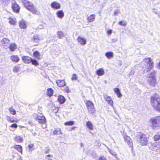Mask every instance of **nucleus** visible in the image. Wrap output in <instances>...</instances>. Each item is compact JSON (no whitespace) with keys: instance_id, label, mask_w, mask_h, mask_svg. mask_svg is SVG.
I'll use <instances>...</instances> for the list:
<instances>
[{"instance_id":"obj_1","label":"nucleus","mask_w":160,"mask_h":160,"mask_svg":"<svg viewBox=\"0 0 160 160\" xmlns=\"http://www.w3.org/2000/svg\"><path fill=\"white\" fill-rule=\"evenodd\" d=\"M151 103L154 109L160 112V98L158 94H155L151 97Z\"/></svg>"},{"instance_id":"obj_2","label":"nucleus","mask_w":160,"mask_h":160,"mask_svg":"<svg viewBox=\"0 0 160 160\" xmlns=\"http://www.w3.org/2000/svg\"><path fill=\"white\" fill-rule=\"evenodd\" d=\"M23 3L24 7L33 14L38 15L40 13L33 4L31 2L27 0H24L23 1Z\"/></svg>"},{"instance_id":"obj_3","label":"nucleus","mask_w":160,"mask_h":160,"mask_svg":"<svg viewBox=\"0 0 160 160\" xmlns=\"http://www.w3.org/2000/svg\"><path fill=\"white\" fill-rule=\"evenodd\" d=\"M142 63L144 64L142 67L144 70L147 72L152 69L153 66V62L150 58L144 59L142 62Z\"/></svg>"},{"instance_id":"obj_4","label":"nucleus","mask_w":160,"mask_h":160,"mask_svg":"<svg viewBox=\"0 0 160 160\" xmlns=\"http://www.w3.org/2000/svg\"><path fill=\"white\" fill-rule=\"evenodd\" d=\"M148 138L146 135L141 132L139 133L137 136V140L142 146L146 145L148 143Z\"/></svg>"},{"instance_id":"obj_5","label":"nucleus","mask_w":160,"mask_h":160,"mask_svg":"<svg viewBox=\"0 0 160 160\" xmlns=\"http://www.w3.org/2000/svg\"><path fill=\"white\" fill-rule=\"evenodd\" d=\"M85 103L88 113L90 114H94L96 110L93 103L89 100H86L85 101Z\"/></svg>"},{"instance_id":"obj_6","label":"nucleus","mask_w":160,"mask_h":160,"mask_svg":"<svg viewBox=\"0 0 160 160\" xmlns=\"http://www.w3.org/2000/svg\"><path fill=\"white\" fill-rule=\"evenodd\" d=\"M149 122L152 124V127L153 129L157 130L160 127V116L152 118L150 119Z\"/></svg>"},{"instance_id":"obj_7","label":"nucleus","mask_w":160,"mask_h":160,"mask_svg":"<svg viewBox=\"0 0 160 160\" xmlns=\"http://www.w3.org/2000/svg\"><path fill=\"white\" fill-rule=\"evenodd\" d=\"M148 75V77L149 78L148 81L149 85L152 86H154L156 83L155 71H152L150 74H149Z\"/></svg>"},{"instance_id":"obj_8","label":"nucleus","mask_w":160,"mask_h":160,"mask_svg":"<svg viewBox=\"0 0 160 160\" xmlns=\"http://www.w3.org/2000/svg\"><path fill=\"white\" fill-rule=\"evenodd\" d=\"M40 36L39 35L35 34L31 39V42L33 44V46H36L39 44V42L40 41Z\"/></svg>"},{"instance_id":"obj_9","label":"nucleus","mask_w":160,"mask_h":160,"mask_svg":"<svg viewBox=\"0 0 160 160\" xmlns=\"http://www.w3.org/2000/svg\"><path fill=\"white\" fill-rule=\"evenodd\" d=\"M121 132L125 141L128 144L130 147H132L133 144L132 143V141L130 138L126 135L127 133L125 132L124 131Z\"/></svg>"},{"instance_id":"obj_10","label":"nucleus","mask_w":160,"mask_h":160,"mask_svg":"<svg viewBox=\"0 0 160 160\" xmlns=\"http://www.w3.org/2000/svg\"><path fill=\"white\" fill-rule=\"evenodd\" d=\"M35 120L41 124L45 123L46 122L45 117L41 113L37 115Z\"/></svg>"},{"instance_id":"obj_11","label":"nucleus","mask_w":160,"mask_h":160,"mask_svg":"<svg viewBox=\"0 0 160 160\" xmlns=\"http://www.w3.org/2000/svg\"><path fill=\"white\" fill-rule=\"evenodd\" d=\"M150 148L153 151H156L158 152L160 149V142H157L153 143L150 147Z\"/></svg>"},{"instance_id":"obj_12","label":"nucleus","mask_w":160,"mask_h":160,"mask_svg":"<svg viewBox=\"0 0 160 160\" xmlns=\"http://www.w3.org/2000/svg\"><path fill=\"white\" fill-rule=\"evenodd\" d=\"M57 85L59 87H64L66 86V82L64 79H58L56 81Z\"/></svg>"},{"instance_id":"obj_13","label":"nucleus","mask_w":160,"mask_h":160,"mask_svg":"<svg viewBox=\"0 0 160 160\" xmlns=\"http://www.w3.org/2000/svg\"><path fill=\"white\" fill-rule=\"evenodd\" d=\"M12 8L13 11L15 13L19 12L20 8L18 4L16 2L12 3Z\"/></svg>"},{"instance_id":"obj_14","label":"nucleus","mask_w":160,"mask_h":160,"mask_svg":"<svg viewBox=\"0 0 160 160\" xmlns=\"http://www.w3.org/2000/svg\"><path fill=\"white\" fill-rule=\"evenodd\" d=\"M19 26L21 29H25L27 28V22L24 19H22L18 22Z\"/></svg>"},{"instance_id":"obj_15","label":"nucleus","mask_w":160,"mask_h":160,"mask_svg":"<svg viewBox=\"0 0 160 160\" xmlns=\"http://www.w3.org/2000/svg\"><path fill=\"white\" fill-rule=\"evenodd\" d=\"M10 41L7 38H3L1 41L2 45L4 47H6L8 46Z\"/></svg>"},{"instance_id":"obj_16","label":"nucleus","mask_w":160,"mask_h":160,"mask_svg":"<svg viewBox=\"0 0 160 160\" xmlns=\"http://www.w3.org/2000/svg\"><path fill=\"white\" fill-rule=\"evenodd\" d=\"M51 6L54 9H59L61 7L60 4L55 1L52 2L51 4Z\"/></svg>"},{"instance_id":"obj_17","label":"nucleus","mask_w":160,"mask_h":160,"mask_svg":"<svg viewBox=\"0 0 160 160\" xmlns=\"http://www.w3.org/2000/svg\"><path fill=\"white\" fill-rule=\"evenodd\" d=\"M17 48V45L15 42L11 43L8 46V48L11 52L15 51Z\"/></svg>"},{"instance_id":"obj_18","label":"nucleus","mask_w":160,"mask_h":160,"mask_svg":"<svg viewBox=\"0 0 160 160\" xmlns=\"http://www.w3.org/2000/svg\"><path fill=\"white\" fill-rule=\"evenodd\" d=\"M22 59L24 63L27 64H29L32 61L31 58L28 56H23L22 57Z\"/></svg>"},{"instance_id":"obj_19","label":"nucleus","mask_w":160,"mask_h":160,"mask_svg":"<svg viewBox=\"0 0 160 160\" xmlns=\"http://www.w3.org/2000/svg\"><path fill=\"white\" fill-rule=\"evenodd\" d=\"M11 60L14 62H18L20 61V58L17 55H12L10 57Z\"/></svg>"},{"instance_id":"obj_20","label":"nucleus","mask_w":160,"mask_h":160,"mask_svg":"<svg viewBox=\"0 0 160 160\" xmlns=\"http://www.w3.org/2000/svg\"><path fill=\"white\" fill-rule=\"evenodd\" d=\"M78 42L81 45H84L86 44V40L85 38L80 36H78L77 38Z\"/></svg>"},{"instance_id":"obj_21","label":"nucleus","mask_w":160,"mask_h":160,"mask_svg":"<svg viewBox=\"0 0 160 160\" xmlns=\"http://www.w3.org/2000/svg\"><path fill=\"white\" fill-rule=\"evenodd\" d=\"M104 97L106 101L108 102V104L112 106L113 107V101L111 99V98L108 96L107 95H104Z\"/></svg>"},{"instance_id":"obj_22","label":"nucleus","mask_w":160,"mask_h":160,"mask_svg":"<svg viewBox=\"0 0 160 160\" xmlns=\"http://www.w3.org/2000/svg\"><path fill=\"white\" fill-rule=\"evenodd\" d=\"M13 147L21 154L22 153V148L21 145L16 144L14 145Z\"/></svg>"},{"instance_id":"obj_23","label":"nucleus","mask_w":160,"mask_h":160,"mask_svg":"<svg viewBox=\"0 0 160 160\" xmlns=\"http://www.w3.org/2000/svg\"><path fill=\"white\" fill-rule=\"evenodd\" d=\"M58 100L60 104H62L65 102V98L62 95H59L58 96Z\"/></svg>"},{"instance_id":"obj_24","label":"nucleus","mask_w":160,"mask_h":160,"mask_svg":"<svg viewBox=\"0 0 160 160\" xmlns=\"http://www.w3.org/2000/svg\"><path fill=\"white\" fill-rule=\"evenodd\" d=\"M62 133L61 129L60 128H58L55 129L53 132V134L55 135L61 134Z\"/></svg>"},{"instance_id":"obj_25","label":"nucleus","mask_w":160,"mask_h":160,"mask_svg":"<svg viewBox=\"0 0 160 160\" xmlns=\"http://www.w3.org/2000/svg\"><path fill=\"white\" fill-rule=\"evenodd\" d=\"M33 55L34 57L38 60L41 59L40 55L39 52L38 51H35L33 52Z\"/></svg>"},{"instance_id":"obj_26","label":"nucleus","mask_w":160,"mask_h":160,"mask_svg":"<svg viewBox=\"0 0 160 160\" xmlns=\"http://www.w3.org/2000/svg\"><path fill=\"white\" fill-rule=\"evenodd\" d=\"M57 16L60 18H62L64 16V13L62 10H59L56 13Z\"/></svg>"},{"instance_id":"obj_27","label":"nucleus","mask_w":160,"mask_h":160,"mask_svg":"<svg viewBox=\"0 0 160 160\" xmlns=\"http://www.w3.org/2000/svg\"><path fill=\"white\" fill-rule=\"evenodd\" d=\"M53 91L51 88H48L47 91V94L49 97H51L53 94Z\"/></svg>"},{"instance_id":"obj_28","label":"nucleus","mask_w":160,"mask_h":160,"mask_svg":"<svg viewBox=\"0 0 160 160\" xmlns=\"http://www.w3.org/2000/svg\"><path fill=\"white\" fill-rule=\"evenodd\" d=\"M86 125L87 128L90 130H92L93 129V125L90 121L87 122L86 123Z\"/></svg>"},{"instance_id":"obj_29","label":"nucleus","mask_w":160,"mask_h":160,"mask_svg":"<svg viewBox=\"0 0 160 160\" xmlns=\"http://www.w3.org/2000/svg\"><path fill=\"white\" fill-rule=\"evenodd\" d=\"M8 19L9 20V23L11 25H14L16 24L17 21L15 18H9Z\"/></svg>"},{"instance_id":"obj_30","label":"nucleus","mask_w":160,"mask_h":160,"mask_svg":"<svg viewBox=\"0 0 160 160\" xmlns=\"http://www.w3.org/2000/svg\"><path fill=\"white\" fill-rule=\"evenodd\" d=\"M87 19L88 22H93L95 20V15L93 14L90 15L87 18Z\"/></svg>"},{"instance_id":"obj_31","label":"nucleus","mask_w":160,"mask_h":160,"mask_svg":"<svg viewBox=\"0 0 160 160\" xmlns=\"http://www.w3.org/2000/svg\"><path fill=\"white\" fill-rule=\"evenodd\" d=\"M114 91L118 98H120L122 96V94L120 92V90L118 88H115Z\"/></svg>"},{"instance_id":"obj_32","label":"nucleus","mask_w":160,"mask_h":160,"mask_svg":"<svg viewBox=\"0 0 160 160\" xmlns=\"http://www.w3.org/2000/svg\"><path fill=\"white\" fill-rule=\"evenodd\" d=\"M14 139L18 142H21L23 141L22 138L19 136H16Z\"/></svg>"},{"instance_id":"obj_33","label":"nucleus","mask_w":160,"mask_h":160,"mask_svg":"<svg viewBox=\"0 0 160 160\" xmlns=\"http://www.w3.org/2000/svg\"><path fill=\"white\" fill-rule=\"evenodd\" d=\"M10 113L12 115H15L16 114V111L12 106H11L8 108Z\"/></svg>"},{"instance_id":"obj_34","label":"nucleus","mask_w":160,"mask_h":160,"mask_svg":"<svg viewBox=\"0 0 160 160\" xmlns=\"http://www.w3.org/2000/svg\"><path fill=\"white\" fill-rule=\"evenodd\" d=\"M113 54L112 52H108L105 53V55L108 58H112L113 57Z\"/></svg>"},{"instance_id":"obj_35","label":"nucleus","mask_w":160,"mask_h":160,"mask_svg":"<svg viewBox=\"0 0 160 160\" xmlns=\"http://www.w3.org/2000/svg\"><path fill=\"white\" fill-rule=\"evenodd\" d=\"M74 123V122L73 121H69L64 123V125L66 126H72Z\"/></svg>"},{"instance_id":"obj_36","label":"nucleus","mask_w":160,"mask_h":160,"mask_svg":"<svg viewBox=\"0 0 160 160\" xmlns=\"http://www.w3.org/2000/svg\"><path fill=\"white\" fill-rule=\"evenodd\" d=\"M109 152L114 157H115L117 159H118V158L117 157V154L115 152L112 150H109Z\"/></svg>"},{"instance_id":"obj_37","label":"nucleus","mask_w":160,"mask_h":160,"mask_svg":"<svg viewBox=\"0 0 160 160\" xmlns=\"http://www.w3.org/2000/svg\"><path fill=\"white\" fill-rule=\"evenodd\" d=\"M57 35L58 38H61L64 36V34L63 33L62 31H58L57 32Z\"/></svg>"},{"instance_id":"obj_38","label":"nucleus","mask_w":160,"mask_h":160,"mask_svg":"<svg viewBox=\"0 0 160 160\" xmlns=\"http://www.w3.org/2000/svg\"><path fill=\"white\" fill-rule=\"evenodd\" d=\"M8 121L10 122H17V121L14 120L13 118H11L9 117H8L7 118Z\"/></svg>"},{"instance_id":"obj_39","label":"nucleus","mask_w":160,"mask_h":160,"mask_svg":"<svg viewBox=\"0 0 160 160\" xmlns=\"http://www.w3.org/2000/svg\"><path fill=\"white\" fill-rule=\"evenodd\" d=\"M31 61H31V62H32V65L35 66H37L39 65V63L36 60L32 59Z\"/></svg>"},{"instance_id":"obj_40","label":"nucleus","mask_w":160,"mask_h":160,"mask_svg":"<svg viewBox=\"0 0 160 160\" xmlns=\"http://www.w3.org/2000/svg\"><path fill=\"white\" fill-rule=\"evenodd\" d=\"M59 108L57 107H53L52 108V112L53 113H56L58 112Z\"/></svg>"},{"instance_id":"obj_41","label":"nucleus","mask_w":160,"mask_h":160,"mask_svg":"<svg viewBox=\"0 0 160 160\" xmlns=\"http://www.w3.org/2000/svg\"><path fill=\"white\" fill-rule=\"evenodd\" d=\"M28 148L29 151H32L34 149V145L33 144L31 143L28 145Z\"/></svg>"},{"instance_id":"obj_42","label":"nucleus","mask_w":160,"mask_h":160,"mask_svg":"<svg viewBox=\"0 0 160 160\" xmlns=\"http://www.w3.org/2000/svg\"><path fill=\"white\" fill-rule=\"evenodd\" d=\"M63 91L68 93H69L70 92V88L68 86L66 87L63 89Z\"/></svg>"},{"instance_id":"obj_43","label":"nucleus","mask_w":160,"mask_h":160,"mask_svg":"<svg viewBox=\"0 0 160 160\" xmlns=\"http://www.w3.org/2000/svg\"><path fill=\"white\" fill-rule=\"evenodd\" d=\"M118 24L120 25L125 27L127 23L125 21H121L118 22Z\"/></svg>"},{"instance_id":"obj_44","label":"nucleus","mask_w":160,"mask_h":160,"mask_svg":"<svg viewBox=\"0 0 160 160\" xmlns=\"http://www.w3.org/2000/svg\"><path fill=\"white\" fill-rule=\"evenodd\" d=\"M78 79L77 75L76 74H72L71 78V80H77Z\"/></svg>"},{"instance_id":"obj_45","label":"nucleus","mask_w":160,"mask_h":160,"mask_svg":"<svg viewBox=\"0 0 160 160\" xmlns=\"http://www.w3.org/2000/svg\"><path fill=\"white\" fill-rule=\"evenodd\" d=\"M9 127L12 128H14V130H15L18 127V125L16 123H13Z\"/></svg>"},{"instance_id":"obj_46","label":"nucleus","mask_w":160,"mask_h":160,"mask_svg":"<svg viewBox=\"0 0 160 160\" xmlns=\"http://www.w3.org/2000/svg\"><path fill=\"white\" fill-rule=\"evenodd\" d=\"M154 139L155 141L160 140V134L155 135L154 137Z\"/></svg>"},{"instance_id":"obj_47","label":"nucleus","mask_w":160,"mask_h":160,"mask_svg":"<svg viewBox=\"0 0 160 160\" xmlns=\"http://www.w3.org/2000/svg\"><path fill=\"white\" fill-rule=\"evenodd\" d=\"M19 70V68L17 66L14 67L13 69V71L14 72H17Z\"/></svg>"},{"instance_id":"obj_48","label":"nucleus","mask_w":160,"mask_h":160,"mask_svg":"<svg viewBox=\"0 0 160 160\" xmlns=\"http://www.w3.org/2000/svg\"><path fill=\"white\" fill-rule=\"evenodd\" d=\"M120 13V10L118 9H117L114 12L113 15L115 16L118 15V14Z\"/></svg>"},{"instance_id":"obj_49","label":"nucleus","mask_w":160,"mask_h":160,"mask_svg":"<svg viewBox=\"0 0 160 160\" xmlns=\"http://www.w3.org/2000/svg\"><path fill=\"white\" fill-rule=\"evenodd\" d=\"M53 157V155H49V154L48 155L46 156L45 158L47 159V160H52L51 159H49L47 158V157Z\"/></svg>"},{"instance_id":"obj_50","label":"nucleus","mask_w":160,"mask_h":160,"mask_svg":"<svg viewBox=\"0 0 160 160\" xmlns=\"http://www.w3.org/2000/svg\"><path fill=\"white\" fill-rule=\"evenodd\" d=\"M104 71L103 69L101 68V76L104 75Z\"/></svg>"},{"instance_id":"obj_51","label":"nucleus","mask_w":160,"mask_h":160,"mask_svg":"<svg viewBox=\"0 0 160 160\" xmlns=\"http://www.w3.org/2000/svg\"><path fill=\"white\" fill-rule=\"evenodd\" d=\"M112 30H109L107 31V33L108 34L110 35L112 33Z\"/></svg>"},{"instance_id":"obj_52","label":"nucleus","mask_w":160,"mask_h":160,"mask_svg":"<svg viewBox=\"0 0 160 160\" xmlns=\"http://www.w3.org/2000/svg\"><path fill=\"white\" fill-rule=\"evenodd\" d=\"M97 73L98 75H100V69L98 70L97 71Z\"/></svg>"},{"instance_id":"obj_53","label":"nucleus","mask_w":160,"mask_h":160,"mask_svg":"<svg viewBox=\"0 0 160 160\" xmlns=\"http://www.w3.org/2000/svg\"><path fill=\"white\" fill-rule=\"evenodd\" d=\"M101 160H107L106 158L104 157H101Z\"/></svg>"},{"instance_id":"obj_54","label":"nucleus","mask_w":160,"mask_h":160,"mask_svg":"<svg viewBox=\"0 0 160 160\" xmlns=\"http://www.w3.org/2000/svg\"><path fill=\"white\" fill-rule=\"evenodd\" d=\"M76 128V127H72L71 128V130L72 131V130H74Z\"/></svg>"},{"instance_id":"obj_55","label":"nucleus","mask_w":160,"mask_h":160,"mask_svg":"<svg viewBox=\"0 0 160 160\" xmlns=\"http://www.w3.org/2000/svg\"><path fill=\"white\" fill-rule=\"evenodd\" d=\"M9 0H0V1L3 2H7Z\"/></svg>"},{"instance_id":"obj_56","label":"nucleus","mask_w":160,"mask_h":160,"mask_svg":"<svg viewBox=\"0 0 160 160\" xmlns=\"http://www.w3.org/2000/svg\"><path fill=\"white\" fill-rule=\"evenodd\" d=\"M117 39H113L112 40V41L113 42H115L117 41Z\"/></svg>"},{"instance_id":"obj_57","label":"nucleus","mask_w":160,"mask_h":160,"mask_svg":"<svg viewBox=\"0 0 160 160\" xmlns=\"http://www.w3.org/2000/svg\"><path fill=\"white\" fill-rule=\"evenodd\" d=\"M49 151H50V150L49 149L47 150V151H45V153H48L49 152Z\"/></svg>"},{"instance_id":"obj_58","label":"nucleus","mask_w":160,"mask_h":160,"mask_svg":"<svg viewBox=\"0 0 160 160\" xmlns=\"http://www.w3.org/2000/svg\"><path fill=\"white\" fill-rule=\"evenodd\" d=\"M19 127H20V128H24V127L22 126L21 125H19Z\"/></svg>"},{"instance_id":"obj_59","label":"nucleus","mask_w":160,"mask_h":160,"mask_svg":"<svg viewBox=\"0 0 160 160\" xmlns=\"http://www.w3.org/2000/svg\"><path fill=\"white\" fill-rule=\"evenodd\" d=\"M158 67L159 68H160V62L158 63Z\"/></svg>"},{"instance_id":"obj_60","label":"nucleus","mask_w":160,"mask_h":160,"mask_svg":"<svg viewBox=\"0 0 160 160\" xmlns=\"http://www.w3.org/2000/svg\"><path fill=\"white\" fill-rule=\"evenodd\" d=\"M132 71H131V72L130 73V74H131V75H132Z\"/></svg>"}]
</instances>
